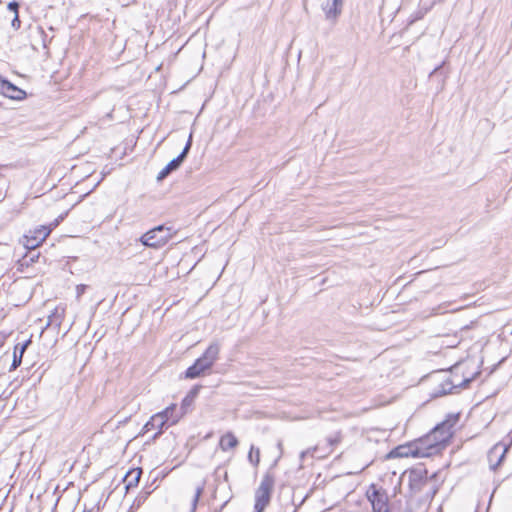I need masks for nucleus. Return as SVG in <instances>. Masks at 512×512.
Returning <instances> with one entry per match:
<instances>
[{
  "label": "nucleus",
  "instance_id": "1",
  "mask_svg": "<svg viewBox=\"0 0 512 512\" xmlns=\"http://www.w3.org/2000/svg\"><path fill=\"white\" fill-rule=\"evenodd\" d=\"M455 421L456 419L453 422L450 420L443 421L421 439L423 446L429 448V451H432V455L437 453L452 437V428Z\"/></svg>",
  "mask_w": 512,
  "mask_h": 512
},
{
  "label": "nucleus",
  "instance_id": "2",
  "mask_svg": "<svg viewBox=\"0 0 512 512\" xmlns=\"http://www.w3.org/2000/svg\"><path fill=\"white\" fill-rule=\"evenodd\" d=\"M432 455L429 448L423 446L421 439L406 444H402L391 450L387 458H425Z\"/></svg>",
  "mask_w": 512,
  "mask_h": 512
},
{
  "label": "nucleus",
  "instance_id": "3",
  "mask_svg": "<svg viewBox=\"0 0 512 512\" xmlns=\"http://www.w3.org/2000/svg\"><path fill=\"white\" fill-rule=\"evenodd\" d=\"M172 237V228L159 225L142 235L140 241L144 246L159 248L164 246Z\"/></svg>",
  "mask_w": 512,
  "mask_h": 512
},
{
  "label": "nucleus",
  "instance_id": "4",
  "mask_svg": "<svg viewBox=\"0 0 512 512\" xmlns=\"http://www.w3.org/2000/svg\"><path fill=\"white\" fill-rule=\"evenodd\" d=\"M274 486L273 477L266 475L255 492V512H263L268 506Z\"/></svg>",
  "mask_w": 512,
  "mask_h": 512
},
{
  "label": "nucleus",
  "instance_id": "5",
  "mask_svg": "<svg viewBox=\"0 0 512 512\" xmlns=\"http://www.w3.org/2000/svg\"><path fill=\"white\" fill-rule=\"evenodd\" d=\"M176 405L172 404L169 407H167L165 410L156 413L153 415L150 420L144 425L143 431L149 432L153 430H157L155 436L159 435L162 432L163 427L165 424L169 422V416L168 413H172L175 411Z\"/></svg>",
  "mask_w": 512,
  "mask_h": 512
},
{
  "label": "nucleus",
  "instance_id": "6",
  "mask_svg": "<svg viewBox=\"0 0 512 512\" xmlns=\"http://www.w3.org/2000/svg\"><path fill=\"white\" fill-rule=\"evenodd\" d=\"M471 379L460 380L457 374L446 376L439 385V389L435 391L436 396L452 393L454 389L467 385Z\"/></svg>",
  "mask_w": 512,
  "mask_h": 512
},
{
  "label": "nucleus",
  "instance_id": "7",
  "mask_svg": "<svg viewBox=\"0 0 512 512\" xmlns=\"http://www.w3.org/2000/svg\"><path fill=\"white\" fill-rule=\"evenodd\" d=\"M368 498L372 504L374 512H388V500L385 493L376 490L373 487V491L368 494Z\"/></svg>",
  "mask_w": 512,
  "mask_h": 512
},
{
  "label": "nucleus",
  "instance_id": "8",
  "mask_svg": "<svg viewBox=\"0 0 512 512\" xmlns=\"http://www.w3.org/2000/svg\"><path fill=\"white\" fill-rule=\"evenodd\" d=\"M0 94L14 100H22L26 96L25 91L5 79L0 82Z\"/></svg>",
  "mask_w": 512,
  "mask_h": 512
},
{
  "label": "nucleus",
  "instance_id": "9",
  "mask_svg": "<svg viewBox=\"0 0 512 512\" xmlns=\"http://www.w3.org/2000/svg\"><path fill=\"white\" fill-rule=\"evenodd\" d=\"M50 229L46 226L40 227V236H32L31 234L25 235L23 239V245L29 250H34L38 247L50 234Z\"/></svg>",
  "mask_w": 512,
  "mask_h": 512
},
{
  "label": "nucleus",
  "instance_id": "10",
  "mask_svg": "<svg viewBox=\"0 0 512 512\" xmlns=\"http://www.w3.org/2000/svg\"><path fill=\"white\" fill-rule=\"evenodd\" d=\"M211 367L212 365L209 364L208 361L204 360L202 357H199L195 363L186 370L185 376L189 379L198 378Z\"/></svg>",
  "mask_w": 512,
  "mask_h": 512
},
{
  "label": "nucleus",
  "instance_id": "11",
  "mask_svg": "<svg viewBox=\"0 0 512 512\" xmlns=\"http://www.w3.org/2000/svg\"><path fill=\"white\" fill-rule=\"evenodd\" d=\"M507 447L502 444H496L494 447L489 451L488 458L490 462V468L492 470H496L497 467L501 464L503 461L505 454L507 452Z\"/></svg>",
  "mask_w": 512,
  "mask_h": 512
},
{
  "label": "nucleus",
  "instance_id": "12",
  "mask_svg": "<svg viewBox=\"0 0 512 512\" xmlns=\"http://www.w3.org/2000/svg\"><path fill=\"white\" fill-rule=\"evenodd\" d=\"M342 0H332L322 5V9L325 13L326 19L336 20L341 13Z\"/></svg>",
  "mask_w": 512,
  "mask_h": 512
},
{
  "label": "nucleus",
  "instance_id": "13",
  "mask_svg": "<svg viewBox=\"0 0 512 512\" xmlns=\"http://www.w3.org/2000/svg\"><path fill=\"white\" fill-rule=\"evenodd\" d=\"M221 350V345L218 341H213L205 350L203 355L201 356L204 360L208 361L212 366L219 358V353Z\"/></svg>",
  "mask_w": 512,
  "mask_h": 512
},
{
  "label": "nucleus",
  "instance_id": "14",
  "mask_svg": "<svg viewBox=\"0 0 512 512\" xmlns=\"http://www.w3.org/2000/svg\"><path fill=\"white\" fill-rule=\"evenodd\" d=\"M191 145H192V133L189 135V138H188V141L183 149V151L181 152V154L174 158L173 160H171L167 165L166 167L168 169H170V171H174L176 169H178L180 167V165L182 164V162L184 161V159L186 158L190 148H191Z\"/></svg>",
  "mask_w": 512,
  "mask_h": 512
},
{
  "label": "nucleus",
  "instance_id": "15",
  "mask_svg": "<svg viewBox=\"0 0 512 512\" xmlns=\"http://www.w3.org/2000/svg\"><path fill=\"white\" fill-rule=\"evenodd\" d=\"M141 475H142L141 468H134V469L129 470L126 473L124 480H123L126 490L136 487L139 483Z\"/></svg>",
  "mask_w": 512,
  "mask_h": 512
},
{
  "label": "nucleus",
  "instance_id": "16",
  "mask_svg": "<svg viewBox=\"0 0 512 512\" xmlns=\"http://www.w3.org/2000/svg\"><path fill=\"white\" fill-rule=\"evenodd\" d=\"M238 439L232 432H226L224 435L221 436L219 441V448L226 452L229 450H232L237 447L238 445Z\"/></svg>",
  "mask_w": 512,
  "mask_h": 512
},
{
  "label": "nucleus",
  "instance_id": "17",
  "mask_svg": "<svg viewBox=\"0 0 512 512\" xmlns=\"http://www.w3.org/2000/svg\"><path fill=\"white\" fill-rule=\"evenodd\" d=\"M30 343V341L20 345V344H17L14 348V357H13V362H12V365H11V370L13 369H16L18 366H20L21 362H22V356L28 346V344Z\"/></svg>",
  "mask_w": 512,
  "mask_h": 512
},
{
  "label": "nucleus",
  "instance_id": "18",
  "mask_svg": "<svg viewBox=\"0 0 512 512\" xmlns=\"http://www.w3.org/2000/svg\"><path fill=\"white\" fill-rule=\"evenodd\" d=\"M65 315V308L57 306L54 311L49 315V325L60 326Z\"/></svg>",
  "mask_w": 512,
  "mask_h": 512
},
{
  "label": "nucleus",
  "instance_id": "19",
  "mask_svg": "<svg viewBox=\"0 0 512 512\" xmlns=\"http://www.w3.org/2000/svg\"><path fill=\"white\" fill-rule=\"evenodd\" d=\"M248 460L254 466H257L260 462V450L258 448H255L254 446H251L249 454H248Z\"/></svg>",
  "mask_w": 512,
  "mask_h": 512
},
{
  "label": "nucleus",
  "instance_id": "20",
  "mask_svg": "<svg viewBox=\"0 0 512 512\" xmlns=\"http://www.w3.org/2000/svg\"><path fill=\"white\" fill-rule=\"evenodd\" d=\"M39 253L34 254L30 253V255H25L22 260V265H29L30 263H33L38 259Z\"/></svg>",
  "mask_w": 512,
  "mask_h": 512
},
{
  "label": "nucleus",
  "instance_id": "21",
  "mask_svg": "<svg viewBox=\"0 0 512 512\" xmlns=\"http://www.w3.org/2000/svg\"><path fill=\"white\" fill-rule=\"evenodd\" d=\"M202 491H203L202 486H197L196 487L195 494H194L193 500H192V508H193V510H195V508H196V505L198 503V500L200 498V495H201Z\"/></svg>",
  "mask_w": 512,
  "mask_h": 512
},
{
  "label": "nucleus",
  "instance_id": "22",
  "mask_svg": "<svg viewBox=\"0 0 512 512\" xmlns=\"http://www.w3.org/2000/svg\"><path fill=\"white\" fill-rule=\"evenodd\" d=\"M449 305H450L449 303H443V304L439 305L438 307L433 309V314L440 315V314L445 313L447 311L446 308Z\"/></svg>",
  "mask_w": 512,
  "mask_h": 512
},
{
  "label": "nucleus",
  "instance_id": "23",
  "mask_svg": "<svg viewBox=\"0 0 512 512\" xmlns=\"http://www.w3.org/2000/svg\"><path fill=\"white\" fill-rule=\"evenodd\" d=\"M316 449H317L316 447H312V448H308L305 451H302L301 454H300V460L303 461L305 459V457L313 456V454L315 453Z\"/></svg>",
  "mask_w": 512,
  "mask_h": 512
},
{
  "label": "nucleus",
  "instance_id": "24",
  "mask_svg": "<svg viewBox=\"0 0 512 512\" xmlns=\"http://www.w3.org/2000/svg\"><path fill=\"white\" fill-rule=\"evenodd\" d=\"M171 173L170 169H168L166 166L158 173L156 179L157 181H162L164 178H166Z\"/></svg>",
  "mask_w": 512,
  "mask_h": 512
},
{
  "label": "nucleus",
  "instance_id": "25",
  "mask_svg": "<svg viewBox=\"0 0 512 512\" xmlns=\"http://www.w3.org/2000/svg\"><path fill=\"white\" fill-rule=\"evenodd\" d=\"M168 416H169V422L168 423L170 425L176 424L180 420V418H181V416L174 415V411L172 413H168Z\"/></svg>",
  "mask_w": 512,
  "mask_h": 512
},
{
  "label": "nucleus",
  "instance_id": "26",
  "mask_svg": "<svg viewBox=\"0 0 512 512\" xmlns=\"http://www.w3.org/2000/svg\"><path fill=\"white\" fill-rule=\"evenodd\" d=\"M20 23H21V22H20V19H19L18 13H15V15H14V18H13V20H12L11 25H12V27H13L14 29H19V27H20Z\"/></svg>",
  "mask_w": 512,
  "mask_h": 512
},
{
  "label": "nucleus",
  "instance_id": "27",
  "mask_svg": "<svg viewBox=\"0 0 512 512\" xmlns=\"http://www.w3.org/2000/svg\"><path fill=\"white\" fill-rule=\"evenodd\" d=\"M86 285L80 284L76 287L77 298L81 297V295L85 292Z\"/></svg>",
  "mask_w": 512,
  "mask_h": 512
},
{
  "label": "nucleus",
  "instance_id": "28",
  "mask_svg": "<svg viewBox=\"0 0 512 512\" xmlns=\"http://www.w3.org/2000/svg\"><path fill=\"white\" fill-rule=\"evenodd\" d=\"M8 9L13 11L14 13H18V3L17 2H10L8 4Z\"/></svg>",
  "mask_w": 512,
  "mask_h": 512
},
{
  "label": "nucleus",
  "instance_id": "29",
  "mask_svg": "<svg viewBox=\"0 0 512 512\" xmlns=\"http://www.w3.org/2000/svg\"><path fill=\"white\" fill-rule=\"evenodd\" d=\"M40 233H41V232H40V228H38V229L34 230L33 232H30V234H31L32 236H40Z\"/></svg>",
  "mask_w": 512,
  "mask_h": 512
},
{
  "label": "nucleus",
  "instance_id": "30",
  "mask_svg": "<svg viewBox=\"0 0 512 512\" xmlns=\"http://www.w3.org/2000/svg\"><path fill=\"white\" fill-rule=\"evenodd\" d=\"M278 447H279V448H281V447H282V443H281V442H279V443H278Z\"/></svg>",
  "mask_w": 512,
  "mask_h": 512
},
{
  "label": "nucleus",
  "instance_id": "31",
  "mask_svg": "<svg viewBox=\"0 0 512 512\" xmlns=\"http://www.w3.org/2000/svg\"><path fill=\"white\" fill-rule=\"evenodd\" d=\"M1 81H3V79H2V78H0V82H1Z\"/></svg>",
  "mask_w": 512,
  "mask_h": 512
}]
</instances>
